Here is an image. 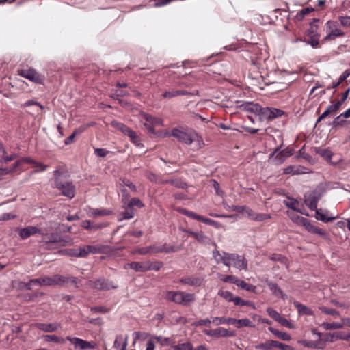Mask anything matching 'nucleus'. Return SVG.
Segmentation results:
<instances>
[{
  "label": "nucleus",
  "instance_id": "f257e3e1",
  "mask_svg": "<svg viewBox=\"0 0 350 350\" xmlns=\"http://www.w3.org/2000/svg\"><path fill=\"white\" fill-rule=\"evenodd\" d=\"M171 135L176 138L180 142L187 145L196 142L198 149L204 146L202 138L192 129L181 130L174 128L172 130Z\"/></svg>",
  "mask_w": 350,
  "mask_h": 350
},
{
  "label": "nucleus",
  "instance_id": "f03ea898",
  "mask_svg": "<svg viewBox=\"0 0 350 350\" xmlns=\"http://www.w3.org/2000/svg\"><path fill=\"white\" fill-rule=\"evenodd\" d=\"M54 187L60 191L61 193L68 198H74L75 195V187L72 182L64 180L63 176L64 172L61 169H56L53 172Z\"/></svg>",
  "mask_w": 350,
  "mask_h": 350
},
{
  "label": "nucleus",
  "instance_id": "7ed1b4c3",
  "mask_svg": "<svg viewBox=\"0 0 350 350\" xmlns=\"http://www.w3.org/2000/svg\"><path fill=\"white\" fill-rule=\"evenodd\" d=\"M40 234L42 237L40 242L46 247L52 243H57L59 246L70 245L73 243L70 237H62L58 233L49 232L47 228H41Z\"/></svg>",
  "mask_w": 350,
  "mask_h": 350
},
{
  "label": "nucleus",
  "instance_id": "20e7f679",
  "mask_svg": "<svg viewBox=\"0 0 350 350\" xmlns=\"http://www.w3.org/2000/svg\"><path fill=\"white\" fill-rule=\"evenodd\" d=\"M165 299L175 304L187 306L195 301V295L183 291H170L165 293Z\"/></svg>",
  "mask_w": 350,
  "mask_h": 350
},
{
  "label": "nucleus",
  "instance_id": "39448f33",
  "mask_svg": "<svg viewBox=\"0 0 350 350\" xmlns=\"http://www.w3.org/2000/svg\"><path fill=\"white\" fill-rule=\"evenodd\" d=\"M280 149V147L275 148L269 157V161L276 165L282 164L285 160L293 155L294 152V150L289 147L282 150Z\"/></svg>",
  "mask_w": 350,
  "mask_h": 350
},
{
  "label": "nucleus",
  "instance_id": "423d86ee",
  "mask_svg": "<svg viewBox=\"0 0 350 350\" xmlns=\"http://www.w3.org/2000/svg\"><path fill=\"white\" fill-rule=\"evenodd\" d=\"M66 339L73 345L75 350H89L97 347L96 342L93 340L88 341L80 338L71 336H67Z\"/></svg>",
  "mask_w": 350,
  "mask_h": 350
},
{
  "label": "nucleus",
  "instance_id": "0eeeda50",
  "mask_svg": "<svg viewBox=\"0 0 350 350\" xmlns=\"http://www.w3.org/2000/svg\"><path fill=\"white\" fill-rule=\"evenodd\" d=\"M325 25L327 30L329 31V33L323 39V42H326L329 40H334L337 37H342L345 36V33L338 27V24L337 22L328 21Z\"/></svg>",
  "mask_w": 350,
  "mask_h": 350
},
{
  "label": "nucleus",
  "instance_id": "6e6552de",
  "mask_svg": "<svg viewBox=\"0 0 350 350\" xmlns=\"http://www.w3.org/2000/svg\"><path fill=\"white\" fill-rule=\"evenodd\" d=\"M19 75L26 78L36 83L42 84L44 81V77L38 73L34 68L22 69L18 71Z\"/></svg>",
  "mask_w": 350,
  "mask_h": 350
},
{
  "label": "nucleus",
  "instance_id": "1a4fd4ad",
  "mask_svg": "<svg viewBox=\"0 0 350 350\" xmlns=\"http://www.w3.org/2000/svg\"><path fill=\"white\" fill-rule=\"evenodd\" d=\"M227 262H230V265H232L239 270L247 269V261L244 257L237 254H228L227 255Z\"/></svg>",
  "mask_w": 350,
  "mask_h": 350
},
{
  "label": "nucleus",
  "instance_id": "9d476101",
  "mask_svg": "<svg viewBox=\"0 0 350 350\" xmlns=\"http://www.w3.org/2000/svg\"><path fill=\"white\" fill-rule=\"evenodd\" d=\"M142 116L146 121L144 125L146 126L148 133L150 134H155L154 127L163 124V120L159 118L154 117L145 113Z\"/></svg>",
  "mask_w": 350,
  "mask_h": 350
},
{
  "label": "nucleus",
  "instance_id": "9b49d317",
  "mask_svg": "<svg viewBox=\"0 0 350 350\" xmlns=\"http://www.w3.org/2000/svg\"><path fill=\"white\" fill-rule=\"evenodd\" d=\"M105 247L103 245H88L79 248V255L81 258H85L90 254H101L104 252Z\"/></svg>",
  "mask_w": 350,
  "mask_h": 350
},
{
  "label": "nucleus",
  "instance_id": "f8f14e48",
  "mask_svg": "<svg viewBox=\"0 0 350 350\" xmlns=\"http://www.w3.org/2000/svg\"><path fill=\"white\" fill-rule=\"evenodd\" d=\"M90 286L98 291H109L111 289H115L117 288L112 281L105 278H100L95 281L90 282Z\"/></svg>",
  "mask_w": 350,
  "mask_h": 350
},
{
  "label": "nucleus",
  "instance_id": "ddd939ff",
  "mask_svg": "<svg viewBox=\"0 0 350 350\" xmlns=\"http://www.w3.org/2000/svg\"><path fill=\"white\" fill-rule=\"evenodd\" d=\"M203 333L211 337H232L235 335L234 332L228 330L224 327H219L215 329H204Z\"/></svg>",
  "mask_w": 350,
  "mask_h": 350
},
{
  "label": "nucleus",
  "instance_id": "4468645a",
  "mask_svg": "<svg viewBox=\"0 0 350 350\" xmlns=\"http://www.w3.org/2000/svg\"><path fill=\"white\" fill-rule=\"evenodd\" d=\"M243 214H244L249 219L256 221H262L271 218V215L256 213L246 206L244 208Z\"/></svg>",
  "mask_w": 350,
  "mask_h": 350
},
{
  "label": "nucleus",
  "instance_id": "2eb2a0df",
  "mask_svg": "<svg viewBox=\"0 0 350 350\" xmlns=\"http://www.w3.org/2000/svg\"><path fill=\"white\" fill-rule=\"evenodd\" d=\"M319 200L316 191H312L305 196L304 202L310 208V210L314 211L317 208V203Z\"/></svg>",
  "mask_w": 350,
  "mask_h": 350
},
{
  "label": "nucleus",
  "instance_id": "dca6fc26",
  "mask_svg": "<svg viewBox=\"0 0 350 350\" xmlns=\"http://www.w3.org/2000/svg\"><path fill=\"white\" fill-rule=\"evenodd\" d=\"M35 327L44 332H53L57 331L61 327V324L57 322L50 323H36Z\"/></svg>",
  "mask_w": 350,
  "mask_h": 350
},
{
  "label": "nucleus",
  "instance_id": "f3484780",
  "mask_svg": "<svg viewBox=\"0 0 350 350\" xmlns=\"http://www.w3.org/2000/svg\"><path fill=\"white\" fill-rule=\"evenodd\" d=\"M203 278L200 277L187 276L180 278L179 280V282L186 285L198 287L201 286V284L203 282Z\"/></svg>",
  "mask_w": 350,
  "mask_h": 350
},
{
  "label": "nucleus",
  "instance_id": "a211bd4d",
  "mask_svg": "<svg viewBox=\"0 0 350 350\" xmlns=\"http://www.w3.org/2000/svg\"><path fill=\"white\" fill-rule=\"evenodd\" d=\"M41 232V228H38L36 226H28L26 228H21L19 230V236L22 239H26L29 238L30 236L33 235L35 234H40Z\"/></svg>",
  "mask_w": 350,
  "mask_h": 350
},
{
  "label": "nucleus",
  "instance_id": "6ab92c4d",
  "mask_svg": "<svg viewBox=\"0 0 350 350\" xmlns=\"http://www.w3.org/2000/svg\"><path fill=\"white\" fill-rule=\"evenodd\" d=\"M303 226L305 227L306 230L308 232L312 234H318L319 236L322 237H325L326 236V232L323 230L311 224L310 220H308V219L304 223Z\"/></svg>",
  "mask_w": 350,
  "mask_h": 350
},
{
  "label": "nucleus",
  "instance_id": "aec40b11",
  "mask_svg": "<svg viewBox=\"0 0 350 350\" xmlns=\"http://www.w3.org/2000/svg\"><path fill=\"white\" fill-rule=\"evenodd\" d=\"M266 283L274 295L280 297L283 299L286 297V295L284 293L282 290L277 284L270 282L269 280H266Z\"/></svg>",
  "mask_w": 350,
  "mask_h": 350
},
{
  "label": "nucleus",
  "instance_id": "412c9836",
  "mask_svg": "<svg viewBox=\"0 0 350 350\" xmlns=\"http://www.w3.org/2000/svg\"><path fill=\"white\" fill-rule=\"evenodd\" d=\"M112 211L109 209H105L103 208H90L88 212L90 216L97 217L100 216L109 215Z\"/></svg>",
  "mask_w": 350,
  "mask_h": 350
},
{
  "label": "nucleus",
  "instance_id": "4be33fe9",
  "mask_svg": "<svg viewBox=\"0 0 350 350\" xmlns=\"http://www.w3.org/2000/svg\"><path fill=\"white\" fill-rule=\"evenodd\" d=\"M228 254L229 253L226 252L220 253L218 250H214L213 252V256L217 262H221L226 266L230 267V262H227V255H228Z\"/></svg>",
  "mask_w": 350,
  "mask_h": 350
},
{
  "label": "nucleus",
  "instance_id": "5701e85b",
  "mask_svg": "<svg viewBox=\"0 0 350 350\" xmlns=\"http://www.w3.org/2000/svg\"><path fill=\"white\" fill-rule=\"evenodd\" d=\"M306 36L307 37V39H304V42H306L307 44L310 45L313 49H318L320 47V34Z\"/></svg>",
  "mask_w": 350,
  "mask_h": 350
},
{
  "label": "nucleus",
  "instance_id": "b1692460",
  "mask_svg": "<svg viewBox=\"0 0 350 350\" xmlns=\"http://www.w3.org/2000/svg\"><path fill=\"white\" fill-rule=\"evenodd\" d=\"M126 345H127L126 337H124L122 335H119V336H116L115 341H114V344H113L114 348H116V349H119V350H126Z\"/></svg>",
  "mask_w": 350,
  "mask_h": 350
},
{
  "label": "nucleus",
  "instance_id": "393cba45",
  "mask_svg": "<svg viewBox=\"0 0 350 350\" xmlns=\"http://www.w3.org/2000/svg\"><path fill=\"white\" fill-rule=\"evenodd\" d=\"M319 22V18H313L312 21L310 23L309 28L305 31V36L319 34L318 32L319 25L317 24Z\"/></svg>",
  "mask_w": 350,
  "mask_h": 350
},
{
  "label": "nucleus",
  "instance_id": "a878e982",
  "mask_svg": "<svg viewBox=\"0 0 350 350\" xmlns=\"http://www.w3.org/2000/svg\"><path fill=\"white\" fill-rule=\"evenodd\" d=\"M190 93L186 90H172V91H165L163 94L162 96L164 98L170 99L176 96H185L188 95Z\"/></svg>",
  "mask_w": 350,
  "mask_h": 350
},
{
  "label": "nucleus",
  "instance_id": "bb28decb",
  "mask_svg": "<svg viewBox=\"0 0 350 350\" xmlns=\"http://www.w3.org/2000/svg\"><path fill=\"white\" fill-rule=\"evenodd\" d=\"M295 307L297 308L298 313L299 314H305V315H312V310L307 307L306 306L299 303V301H294L293 303Z\"/></svg>",
  "mask_w": 350,
  "mask_h": 350
},
{
  "label": "nucleus",
  "instance_id": "cd10ccee",
  "mask_svg": "<svg viewBox=\"0 0 350 350\" xmlns=\"http://www.w3.org/2000/svg\"><path fill=\"white\" fill-rule=\"evenodd\" d=\"M134 216L133 208H131L127 205L125 211L121 212L118 215V221H122L124 219H129L133 218Z\"/></svg>",
  "mask_w": 350,
  "mask_h": 350
},
{
  "label": "nucleus",
  "instance_id": "c85d7f7f",
  "mask_svg": "<svg viewBox=\"0 0 350 350\" xmlns=\"http://www.w3.org/2000/svg\"><path fill=\"white\" fill-rule=\"evenodd\" d=\"M268 330L274 334L277 338L284 341H289L291 339V336L286 332H280L272 327H269Z\"/></svg>",
  "mask_w": 350,
  "mask_h": 350
},
{
  "label": "nucleus",
  "instance_id": "c756f323",
  "mask_svg": "<svg viewBox=\"0 0 350 350\" xmlns=\"http://www.w3.org/2000/svg\"><path fill=\"white\" fill-rule=\"evenodd\" d=\"M242 107L247 111L254 113L256 115L258 114L260 105L258 103H246L242 105Z\"/></svg>",
  "mask_w": 350,
  "mask_h": 350
},
{
  "label": "nucleus",
  "instance_id": "7c9ffc66",
  "mask_svg": "<svg viewBox=\"0 0 350 350\" xmlns=\"http://www.w3.org/2000/svg\"><path fill=\"white\" fill-rule=\"evenodd\" d=\"M129 267L136 271L146 272L147 271L146 261L144 262H132L129 265Z\"/></svg>",
  "mask_w": 350,
  "mask_h": 350
},
{
  "label": "nucleus",
  "instance_id": "2f4dec72",
  "mask_svg": "<svg viewBox=\"0 0 350 350\" xmlns=\"http://www.w3.org/2000/svg\"><path fill=\"white\" fill-rule=\"evenodd\" d=\"M213 323L216 325L221 324H235V319L234 318H225V317H213L212 319Z\"/></svg>",
  "mask_w": 350,
  "mask_h": 350
},
{
  "label": "nucleus",
  "instance_id": "473e14b6",
  "mask_svg": "<svg viewBox=\"0 0 350 350\" xmlns=\"http://www.w3.org/2000/svg\"><path fill=\"white\" fill-rule=\"evenodd\" d=\"M179 250V248L176 246L173 245H167V244H163L161 246H157V252H165V253H170V252H176Z\"/></svg>",
  "mask_w": 350,
  "mask_h": 350
},
{
  "label": "nucleus",
  "instance_id": "72a5a7b5",
  "mask_svg": "<svg viewBox=\"0 0 350 350\" xmlns=\"http://www.w3.org/2000/svg\"><path fill=\"white\" fill-rule=\"evenodd\" d=\"M111 124L113 127L121 131L125 135H126L128 133L129 134L133 133V130H131L129 127H128L127 126L124 125V124H122L121 122L113 121V122H111Z\"/></svg>",
  "mask_w": 350,
  "mask_h": 350
},
{
  "label": "nucleus",
  "instance_id": "f704fd0d",
  "mask_svg": "<svg viewBox=\"0 0 350 350\" xmlns=\"http://www.w3.org/2000/svg\"><path fill=\"white\" fill-rule=\"evenodd\" d=\"M196 241L202 244H207L210 242L211 239L204 234L202 231H198L194 234L193 237Z\"/></svg>",
  "mask_w": 350,
  "mask_h": 350
},
{
  "label": "nucleus",
  "instance_id": "c9c22d12",
  "mask_svg": "<svg viewBox=\"0 0 350 350\" xmlns=\"http://www.w3.org/2000/svg\"><path fill=\"white\" fill-rule=\"evenodd\" d=\"M235 324L237 325V328H241L243 327H254V324L249 319H235Z\"/></svg>",
  "mask_w": 350,
  "mask_h": 350
},
{
  "label": "nucleus",
  "instance_id": "e433bc0d",
  "mask_svg": "<svg viewBox=\"0 0 350 350\" xmlns=\"http://www.w3.org/2000/svg\"><path fill=\"white\" fill-rule=\"evenodd\" d=\"M138 254L141 255L150 254H156L157 252V246L156 245H150L146 247H142L138 250Z\"/></svg>",
  "mask_w": 350,
  "mask_h": 350
},
{
  "label": "nucleus",
  "instance_id": "4c0bfd02",
  "mask_svg": "<svg viewBox=\"0 0 350 350\" xmlns=\"http://www.w3.org/2000/svg\"><path fill=\"white\" fill-rule=\"evenodd\" d=\"M146 267L148 271H159L163 266V262L159 261H146Z\"/></svg>",
  "mask_w": 350,
  "mask_h": 350
},
{
  "label": "nucleus",
  "instance_id": "58836bf2",
  "mask_svg": "<svg viewBox=\"0 0 350 350\" xmlns=\"http://www.w3.org/2000/svg\"><path fill=\"white\" fill-rule=\"evenodd\" d=\"M258 116L261 120H271L269 107H262L260 106Z\"/></svg>",
  "mask_w": 350,
  "mask_h": 350
},
{
  "label": "nucleus",
  "instance_id": "ea45409f",
  "mask_svg": "<svg viewBox=\"0 0 350 350\" xmlns=\"http://www.w3.org/2000/svg\"><path fill=\"white\" fill-rule=\"evenodd\" d=\"M44 340L46 342H53L55 343L63 344L65 342L66 339H64L62 337L57 336L56 335H45L44 336Z\"/></svg>",
  "mask_w": 350,
  "mask_h": 350
},
{
  "label": "nucleus",
  "instance_id": "a19ab883",
  "mask_svg": "<svg viewBox=\"0 0 350 350\" xmlns=\"http://www.w3.org/2000/svg\"><path fill=\"white\" fill-rule=\"evenodd\" d=\"M236 285L240 287L241 288L249 292H254L256 290V286L252 284H249L245 281L240 280L239 279H238V282L237 283Z\"/></svg>",
  "mask_w": 350,
  "mask_h": 350
},
{
  "label": "nucleus",
  "instance_id": "79ce46f5",
  "mask_svg": "<svg viewBox=\"0 0 350 350\" xmlns=\"http://www.w3.org/2000/svg\"><path fill=\"white\" fill-rule=\"evenodd\" d=\"M322 327L326 330L341 329L343 327V324L338 322L334 323H323Z\"/></svg>",
  "mask_w": 350,
  "mask_h": 350
},
{
  "label": "nucleus",
  "instance_id": "37998d69",
  "mask_svg": "<svg viewBox=\"0 0 350 350\" xmlns=\"http://www.w3.org/2000/svg\"><path fill=\"white\" fill-rule=\"evenodd\" d=\"M178 211L180 213L183 214V215H185L190 218H192L193 219L200 221V219L201 217V215H199L196 214V213L188 211L185 208H180L178 209Z\"/></svg>",
  "mask_w": 350,
  "mask_h": 350
},
{
  "label": "nucleus",
  "instance_id": "c03bdc74",
  "mask_svg": "<svg viewBox=\"0 0 350 350\" xmlns=\"http://www.w3.org/2000/svg\"><path fill=\"white\" fill-rule=\"evenodd\" d=\"M152 340H156L162 346H168L172 343V340L170 338H166L161 336H154L152 337Z\"/></svg>",
  "mask_w": 350,
  "mask_h": 350
},
{
  "label": "nucleus",
  "instance_id": "a18cd8bd",
  "mask_svg": "<svg viewBox=\"0 0 350 350\" xmlns=\"http://www.w3.org/2000/svg\"><path fill=\"white\" fill-rule=\"evenodd\" d=\"M83 131H84V128H79L78 129H76L69 137H68L65 139V142H64L65 144L68 145V144L72 143L75 136L79 135L80 134H81L83 132Z\"/></svg>",
  "mask_w": 350,
  "mask_h": 350
},
{
  "label": "nucleus",
  "instance_id": "49530a36",
  "mask_svg": "<svg viewBox=\"0 0 350 350\" xmlns=\"http://www.w3.org/2000/svg\"><path fill=\"white\" fill-rule=\"evenodd\" d=\"M218 295L223 297L228 301H233L234 299L233 294L228 291L219 290L218 291Z\"/></svg>",
  "mask_w": 350,
  "mask_h": 350
},
{
  "label": "nucleus",
  "instance_id": "de8ad7c7",
  "mask_svg": "<svg viewBox=\"0 0 350 350\" xmlns=\"http://www.w3.org/2000/svg\"><path fill=\"white\" fill-rule=\"evenodd\" d=\"M219 279L224 282H229L237 284L239 278L234 275H221L219 276Z\"/></svg>",
  "mask_w": 350,
  "mask_h": 350
},
{
  "label": "nucleus",
  "instance_id": "09e8293b",
  "mask_svg": "<svg viewBox=\"0 0 350 350\" xmlns=\"http://www.w3.org/2000/svg\"><path fill=\"white\" fill-rule=\"evenodd\" d=\"M314 9L312 8H305L301 10L297 14H296V18L298 21H302L303 18L306 15L309 14L310 12L313 11Z\"/></svg>",
  "mask_w": 350,
  "mask_h": 350
},
{
  "label": "nucleus",
  "instance_id": "8fccbe9b",
  "mask_svg": "<svg viewBox=\"0 0 350 350\" xmlns=\"http://www.w3.org/2000/svg\"><path fill=\"white\" fill-rule=\"evenodd\" d=\"M42 282L45 283V286H56V274L52 276H44V280Z\"/></svg>",
  "mask_w": 350,
  "mask_h": 350
},
{
  "label": "nucleus",
  "instance_id": "3c124183",
  "mask_svg": "<svg viewBox=\"0 0 350 350\" xmlns=\"http://www.w3.org/2000/svg\"><path fill=\"white\" fill-rule=\"evenodd\" d=\"M317 153L327 161L330 160L332 157V153L327 149H318Z\"/></svg>",
  "mask_w": 350,
  "mask_h": 350
},
{
  "label": "nucleus",
  "instance_id": "603ef678",
  "mask_svg": "<svg viewBox=\"0 0 350 350\" xmlns=\"http://www.w3.org/2000/svg\"><path fill=\"white\" fill-rule=\"evenodd\" d=\"M286 205L287 207L293 209V211L302 213V212L298 208L299 202L296 200L291 199L289 202H286Z\"/></svg>",
  "mask_w": 350,
  "mask_h": 350
},
{
  "label": "nucleus",
  "instance_id": "864d4df0",
  "mask_svg": "<svg viewBox=\"0 0 350 350\" xmlns=\"http://www.w3.org/2000/svg\"><path fill=\"white\" fill-rule=\"evenodd\" d=\"M174 350H193V347L190 342H184L178 344L174 347Z\"/></svg>",
  "mask_w": 350,
  "mask_h": 350
},
{
  "label": "nucleus",
  "instance_id": "5fc2aeb1",
  "mask_svg": "<svg viewBox=\"0 0 350 350\" xmlns=\"http://www.w3.org/2000/svg\"><path fill=\"white\" fill-rule=\"evenodd\" d=\"M166 182H170V184L177 188L185 189L187 187V183L182 181L180 179L176 180H167Z\"/></svg>",
  "mask_w": 350,
  "mask_h": 350
},
{
  "label": "nucleus",
  "instance_id": "6e6d98bb",
  "mask_svg": "<svg viewBox=\"0 0 350 350\" xmlns=\"http://www.w3.org/2000/svg\"><path fill=\"white\" fill-rule=\"evenodd\" d=\"M340 106V103L336 101L334 104L329 105L325 111H327L329 115L335 114L339 110Z\"/></svg>",
  "mask_w": 350,
  "mask_h": 350
},
{
  "label": "nucleus",
  "instance_id": "4d7b16f0",
  "mask_svg": "<svg viewBox=\"0 0 350 350\" xmlns=\"http://www.w3.org/2000/svg\"><path fill=\"white\" fill-rule=\"evenodd\" d=\"M129 94L128 92L122 90H112V94L111 96L113 98H118L119 97L127 96Z\"/></svg>",
  "mask_w": 350,
  "mask_h": 350
},
{
  "label": "nucleus",
  "instance_id": "13d9d810",
  "mask_svg": "<svg viewBox=\"0 0 350 350\" xmlns=\"http://www.w3.org/2000/svg\"><path fill=\"white\" fill-rule=\"evenodd\" d=\"M316 211L317 217L316 218L319 220H321L323 222H329L332 221L335 217H327L324 214L321 213L320 211L317 208L314 210Z\"/></svg>",
  "mask_w": 350,
  "mask_h": 350
},
{
  "label": "nucleus",
  "instance_id": "bf43d9fd",
  "mask_svg": "<svg viewBox=\"0 0 350 350\" xmlns=\"http://www.w3.org/2000/svg\"><path fill=\"white\" fill-rule=\"evenodd\" d=\"M272 345L275 347H278L280 350H294L292 347L288 345L281 343L278 341L274 340V342H271Z\"/></svg>",
  "mask_w": 350,
  "mask_h": 350
},
{
  "label": "nucleus",
  "instance_id": "052dcab7",
  "mask_svg": "<svg viewBox=\"0 0 350 350\" xmlns=\"http://www.w3.org/2000/svg\"><path fill=\"white\" fill-rule=\"evenodd\" d=\"M320 310H321V312H323V313L327 314H330V315L336 316V317H338L340 315L339 312L334 308H329L323 306V307L320 308Z\"/></svg>",
  "mask_w": 350,
  "mask_h": 350
},
{
  "label": "nucleus",
  "instance_id": "680f3d73",
  "mask_svg": "<svg viewBox=\"0 0 350 350\" xmlns=\"http://www.w3.org/2000/svg\"><path fill=\"white\" fill-rule=\"evenodd\" d=\"M127 205L131 208H133L134 206H136L139 208H142L144 206V204L137 198H131V200L129 201Z\"/></svg>",
  "mask_w": 350,
  "mask_h": 350
},
{
  "label": "nucleus",
  "instance_id": "e2e57ef3",
  "mask_svg": "<svg viewBox=\"0 0 350 350\" xmlns=\"http://www.w3.org/2000/svg\"><path fill=\"white\" fill-rule=\"evenodd\" d=\"M269 112H270V118L271 120L274 119L278 117H280L284 112L280 110L275 108H270L269 107Z\"/></svg>",
  "mask_w": 350,
  "mask_h": 350
},
{
  "label": "nucleus",
  "instance_id": "0e129e2a",
  "mask_svg": "<svg viewBox=\"0 0 350 350\" xmlns=\"http://www.w3.org/2000/svg\"><path fill=\"white\" fill-rule=\"evenodd\" d=\"M277 322H278L282 326L286 327L288 328H290V329L295 328V326L293 323L289 322L286 318H284L282 316L280 317V318L278 319V321Z\"/></svg>",
  "mask_w": 350,
  "mask_h": 350
},
{
  "label": "nucleus",
  "instance_id": "69168bd1",
  "mask_svg": "<svg viewBox=\"0 0 350 350\" xmlns=\"http://www.w3.org/2000/svg\"><path fill=\"white\" fill-rule=\"evenodd\" d=\"M211 323H213L212 321H211L208 319H200V320H199L198 321L194 322L193 323V325H194L196 327H198V326H207V327H210Z\"/></svg>",
  "mask_w": 350,
  "mask_h": 350
},
{
  "label": "nucleus",
  "instance_id": "338daca9",
  "mask_svg": "<svg viewBox=\"0 0 350 350\" xmlns=\"http://www.w3.org/2000/svg\"><path fill=\"white\" fill-rule=\"evenodd\" d=\"M267 312L275 321H278V319L281 317V315L276 310H273L272 308H267Z\"/></svg>",
  "mask_w": 350,
  "mask_h": 350
},
{
  "label": "nucleus",
  "instance_id": "774afa93",
  "mask_svg": "<svg viewBox=\"0 0 350 350\" xmlns=\"http://www.w3.org/2000/svg\"><path fill=\"white\" fill-rule=\"evenodd\" d=\"M290 217L294 222H295L298 224H300L301 226H303L304 223H305L307 220L306 218L300 217V216H299L297 215H295V214H293V215H290Z\"/></svg>",
  "mask_w": 350,
  "mask_h": 350
}]
</instances>
